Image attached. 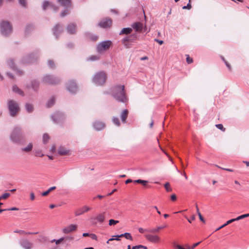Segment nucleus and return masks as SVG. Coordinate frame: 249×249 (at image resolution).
Instances as JSON below:
<instances>
[{"label":"nucleus","instance_id":"1","mask_svg":"<svg viewBox=\"0 0 249 249\" xmlns=\"http://www.w3.org/2000/svg\"><path fill=\"white\" fill-rule=\"evenodd\" d=\"M113 97L118 102L125 103L127 98L125 95L124 86L118 85L114 87L112 90Z\"/></svg>","mask_w":249,"mask_h":249},{"label":"nucleus","instance_id":"2","mask_svg":"<svg viewBox=\"0 0 249 249\" xmlns=\"http://www.w3.org/2000/svg\"><path fill=\"white\" fill-rule=\"evenodd\" d=\"M11 141L15 143L20 142L23 140V135L21 128L16 126L13 130L10 137Z\"/></svg>","mask_w":249,"mask_h":249},{"label":"nucleus","instance_id":"3","mask_svg":"<svg viewBox=\"0 0 249 249\" xmlns=\"http://www.w3.org/2000/svg\"><path fill=\"white\" fill-rule=\"evenodd\" d=\"M0 31L3 36H8L12 32V26L9 22L2 21L0 23Z\"/></svg>","mask_w":249,"mask_h":249},{"label":"nucleus","instance_id":"4","mask_svg":"<svg viewBox=\"0 0 249 249\" xmlns=\"http://www.w3.org/2000/svg\"><path fill=\"white\" fill-rule=\"evenodd\" d=\"M7 105L10 115L12 117L15 116L19 110L18 103L13 100H10L8 101Z\"/></svg>","mask_w":249,"mask_h":249},{"label":"nucleus","instance_id":"5","mask_svg":"<svg viewBox=\"0 0 249 249\" xmlns=\"http://www.w3.org/2000/svg\"><path fill=\"white\" fill-rule=\"evenodd\" d=\"M106 80V75L103 71L97 72L93 77V82L97 85H103Z\"/></svg>","mask_w":249,"mask_h":249},{"label":"nucleus","instance_id":"6","mask_svg":"<svg viewBox=\"0 0 249 249\" xmlns=\"http://www.w3.org/2000/svg\"><path fill=\"white\" fill-rule=\"evenodd\" d=\"M42 82L47 84L55 85L60 82V79L57 77L47 74L42 78Z\"/></svg>","mask_w":249,"mask_h":249},{"label":"nucleus","instance_id":"7","mask_svg":"<svg viewBox=\"0 0 249 249\" xmlns=\"http://www.w3.org/2000/svg\"><path fill=\"white\" fill-rule=\"evenodd\" d=\"M111 43L112 42L110 40H106L100 42L96 47L97 51L99 53H101L108 50L111 46Z\"/></svg>","mask_w":249,"mask_h":249},{"label":"nucleus","instance_id":"8","mask_svg":"<svg viewBox=\"0 0 249 249\" xmlns=\"http://www.w3.org/2000/svg\"><path fill=\"white\" fill-rule=\"evenodd\" d=\"M65 115L60 112H56L52 115L53 121L55 123H60L65 119Z\"/></svg>","mask_w":249,"mask_h":249},{"label":"nucleus","instance_id":"9","mask_svg":"<svg viewBox=\"0 0 249 249\" xmlns=\"http://www.w3.org/2000/svg\"><path fill=\"white\" fill-rule=\"evenodd\" d=\"M144 237L148 241L154 244H158L160 241V237L156 234H146Z\"/></svg>","mask_w":249,"mask_h":249},{"label":"nucleus","instance_id":"10","mask_svg":"<svg viewBox=\"0 0 249 249\" xmlns=\"http://www.w3.org/2000/svg\"><path fill=\"white\" fill-rule=\"evenodd\" d=\"M132 27L137 32H146L147 27L146 25L143 26V24L140 22H136L132 24Z\"/></svg>","mask_w":249,"mask_h":249},{"label":"nucleus","instance_id":"11","mask_svg":"<svg viewBox=\"0 0 249 249\" xmlns=\"http://www.w3.org/2000/svg\"><path fill=\"white\" fill-rule=\"evenodd\" d=\"M105 214L106 212H103L102 213H99L96 217H91L90 218L91 222L93 224H96V222L95 220H97L98 222L102 223L104 222L105 219Z\"/></svg>","mask_w":249,"mask_h":249},{"label":"nucleus","instance_id":"12","mask_svg":"<svg viewBox=\"0 0 249 249\" xmlns=\"http://www.w3.org/2000/svg\"><path fill=\"white\" fill-rule=\"evenodd\" d=\"M67 89L70 92L75 93L77 92L78 88L75 82L70 81L67 85Z\"/></svg>","mask_w":249,"mask_h":249},{"label":"nucleus","instance_id":"13","mask_svg":"<svg viewBox=\"0 0 249 249\" xmlns=\"http://www.w3.org/2000/svg\"><path fill=\"white\" fill-rule=\"evenodd\" d=\"M37 58L36 54H31L23 58L22 61L23 63H32L35 62Z\"/></svg>","mask_w":249,"mask_h":249},{"label":"nucleus","instance_id":"14","mask_svg":"<svg viewBox=\"0 0 249 249\" xmlns=\"http://www.w3.org/2000/svg\"><path fill=\"white\" fill-rule=\"evenodd\" d=\"M77 228V226L75 224H71L64 227L62 229V232L65 234H68L75 231Z\"/></svg>","mask_w":249,"mask_h":249},{"label":"nucleus","instance_id":"15","mask_svg":"<svg viewBox=\"0 0 249 249\" xmlns=\"http://www.w3.org/2000/svg\"><path fill=\"white\" fill-rule=\"evenodd\" d=\"M47 7H49L52 10H53L54 12H56L58 8L53 4L50 2L48 1L45 0L44 1L42 4V8L44 10H45Z\"/></svg>","mask_w":249,"mask_h":249},{"label":"nucleus","instance_id":"16","mask_svg":"<svg viewBox=\"0 0 249 249\" xmlns=\"http://www.w3.org/2000/svg\"><path fill=\"white\" fill-rule=\"evenodd\" d=\"M66 30L68 34L73 35L76 32V24L74 23H71L68 25Z\"/></svg>","mask_w":249,"mask_h":249},{"label":"nucleus","instance_id":"17","mask_svg":"<svg viewBox=\"0 0 249 249\" xmlns=\"http://www.w3.org/2000/svg\"><path fill=\"white\" fill-rule=\"evenodd\" d=\"M112 24V20L110 18L104 19L99 23V25L103 28L109 27Z\"/></svg>","mask_w":249,"mask_h":249},{"label":"nucleus","instance_id":"18","mask_svg":"<svg viewBox=\"0 0 249 249\" xmlns=\"http://www.w3.org/2000/svg\"><path fill=\"white\" fill-rule=\"evenodd\" d=\"M62 31L63 27L59 24H56L53 28V34L56 38H58V35L61 33Z\"/></svg>","mask_w":249,"mask_h":249},{"label":"nucleus","instance_id":"19","mask_svg":"<svg viewBox=\"0 0 249 249\" xmlns=\"http://www.w3.org/2000/svg\"><path fill=\"white\" fill-rule=\"evenodd\" d=\"M7 64L9 67L12 70L16 71V73L19 75H21L22 74L23 72L21 71L18 70L16 69V67L15 66L14 62L13 60L12 59H9L7 61Z\"/></svg>","mask_w":249,"mask_h":249},{"label":"nucleus","instance_id":"20","mask_svg":"<svg viewBox=\"0 0 249 249\" xmlns=\"http://www.w3.org/2000/svg\"><path fill=\"white\" fill-rule=\"evenodd\" d=\"M105 126L104 123L100 121H95L93 124V127L97 131H100L103 129Z\"/></svg>","mask_w":249,"mask_h":249},{"label":"nucleus","instance_id":"21","mask_svg":"<svg viewBox=\"0 0 249 249\" xmlns=\"http://www.w3.org/2000/svg\"><path fill=\"white\" fill-rule=\"evenodd\" d=\"M138 36L134 33L124 38V41H127L129 42H134L138 39Z\"/></svg>","mask_w":249,"mask_h":249},{"label":"nucleus","instance_id":"22","mask_svg":"<svg viewBox=\"0 0 249 249\" xmlns=\"http://www.w3.org/2000/svg\"><path fill=\"white\" fill-rule=\"evenodd\" d=\"M20 245L25 249H31L32 247V244L26 239L21 240Z\"/></svg>","mask_w":249,"mask_h":249},{"label":"nucleus","instance_id":"23","mask_svg":"<svg viewBox=\"0 0 249 249\" xmlns=\"http://www.w3.org/2000/svg\"><path fill=\"white\" fill-rule=\"evenodd\" d=\"M90 208L87 206H84L82 208H79L75 212V215L76 216H79L83 214L84 213L89 211Z\"/></svg>","mask_w":249,"mask_h":249},{"label":"nucleus","instance_id":"24","mask_svg":"<svg viewBox=\"0 0 249 249\" xmlns=\"http://www.w3.org/2000/svg\"><path fill=\"white\" fill-rule=\"evenodd\" d=\"M57 1L60 5L66 8L71 6V0H57Z\"/></svg>","mask_w":249,"mask_h":249},{"label":"nucleus","instance_id":"25","mask_svg":"<svg viewBox=\"0 0 249 249\" xmlns=\"http://www.w3.org/2000/svg\"><path fill=\"white\" fill-rule=\"evenodd\" d=\"M39 86V82L38 80H33L31 81V87L33 90L35 91L37 90L38 89Z\"/></svg>","mask_w":249,"mask_h":249},{"label":"nucleus","instance_id":"26","mask_svg":"<svg viewBox=\"0 0 249 249\" xmlns=\"http://www.w3.org/2000/svg\"><path fill=\"white\" fill-rule=\"evenodd\" d=\"M128 111L127 109L124 110L121 114V119L123 123H126V120L128 116Z\"/></svg>","mask_w":249,"mask_h":249},{"label":"nucleus","instance_id":"27","mask_svg":"<svg viewBox=\"0 0 249 249\" xmlns=\"http://www.w3.org/2000/svg\"><path fill=\"white\" fill-rule=\"evenodd\" d=\"M34 29V26L32 24H29L26 25L25 31H24V34L25 35H28L30 32H31Z\"/></svg>","mask_w":249,"mask_h":249},{"label":"nucleus","instance_id":"28","mask_svg":"<svg viewBox=\"0 0 249 249\" xmlns=\"http://www.w3.org/2000/svg\"><path fill=\"white\" fill-rule=\"evenodd\" d=\"M240 219H237V217L235 218H233V219H231L228 221H227L224 224L222 225V226H221L220 227H219V228H218L215 231H217L218 230H219L220 229L225 227V226H226L227 225L232 223L233 222H234V221H238V220H239Z\"/></svg>","mask_w":249,"mask_h":249},{"label":"nucleus","instance_id":"29","mask_svg":"<svg viewBox=\"0 0 249 249\" xmlns=\"http://www.w3.org/2000/svg\"><path fill=\"white\" fill-rule=\"evenodd\" d=\"M69 150L65 148L60 146L58 149V153L60 155H65L68 153Z\"/></svg>","mask_w":249,"mask_h":249},{"label":"nucleus","instance_id":"30","mask_svg":"<svg viewBox=\"0 0 249 249\" xmlns=\"http://www.w3.org/2000/svg\"><path fill=\"white\" fill-rule=\"evenodd\" d=\"M87 37L90 40L96 41L98 39V36L95 35L91 34L90 33H87L86 34Z\"/></svg>","mask_w":249,"mask_h":249},{"label":"nucleus","instance_id":"31","mask_svg":"<svg viewBox=\"0 0 249 249\" xmlns=\"http://www.w3.org/2000/svg\"><path fill=\"white\" fill-rule=\"evenodd\" d=\"M132 31V29L131 28H123L121 32L120 33L119 35H122V34H125V35H128Z\"/></svg>","mask_w":249,"mask_h":249},{"label":"nucleus","instance_id":"32","mask_svg":"<svg viewBox=\"0 0 249 249\" xmlns=\"http://www.w3.org/2000/svg\"><path fill=\"white\" fill-rule=\"evenodd\" d=\"M12 90L14 92L17 93L21 96L24 95L23 92L21 89H20L16 85L13 86Z\"/></svg>","mask_w":249,"mask_h":249},{"label":"nucleus","instance_id":"33","mask_svg":"<svg viewBox=\"0 0 249 249\" xmlns=\"http://www.w3.org/2000/svg\"><path fill=\"white\" fill-rule=\"evenodd\" d=\"M125 237L126 239H129L130 240H133V238L130 233L128 232H125L124 233H122L120 235H119V236L118 237Z\"/></svg>","mask_w":249,"mask_h":249},{"label":"nucleus","instance_id":"34","mask_svg":"<svg viewBox=\"0 0 249 249\" xmlns=\"http://www.w3.org/2000/svg\"><path fill=\"white\" fill-rule=\"evenodd\" d=\"M166 227V225H164V226H158L156 228H155V229H151L149 230V232H151V233H156V232H159V231L165 228Z\"/></svg>","mask_w":249,"mask_h":249},{"label":"nucleus","instance_id":"35","mask_svg":"<svg viewBox=\"0 0 249 249\" xmlns=\"http://www.w3.org/2000/svg\"><path fill=\"white\" fill-rule=\"evenodd\" d=\"M33 147V144L32 143H29L26 147L22 148L21 150L22 151H25L26 152H29L32 151Z\"/></svg>","mask_w":249,"mask_h":249},{"label":"nucleus","instance_id":"36","mask_svg":"<svg viewBox=\"0 0 249 249\" xmlns=\"http://www.w3.org/2000/svg\"><path fill=\"white\" fill-rule=\"evenodd\" d=\"M25 108H26V111L29 113H31L32 112H33V111L34 110V107H33V105L29 103L26 104Z\"/></svg>","mask_w":249,"mask_h":249},{"label":"nucleus","instance_id":"37","mask_svg":"<svg viewBox=\"0 0 249 249\" xmlns=\"http://www.w3.org/2000/svg\"><path fill=\"white\" fill-rule=\"evenodd\" d=\"M56 189L55 186H53L51 188H50L48 190H47L46 191L43 192L42 193L41 195L42 196H46L48 195L52 191H53Z\"/></svg>","mask_w":249,"mask_h":249},{"label":"nucleus","instance_id":"38","mask_svg":"<svg viewBox=\"0 0 249 249\" xmlns=\"http://www.w3.org/2000/svg\"><path fill=\"white\" fill-rule=\"evenodd\" d=\"M54 102H55L54 98L53 97H52L48 101V102L47 103V106L48 107H50L54 105Z\"/></svg>","mask_w":249,"mask_h":249},{"label":"nucleus","instance_id":"39","mask_svg":"<svg viewBox=\"0 0 249 249\" xmlns=\"http://www.w3.org/2000/svg\"><path fill=\"white\" fill-rule=\"evenodd\" d=\"M50 139V137H49V136L45 133V134H44L43 136V143L44 144H46L47 143L49 140Z\"/></svg>","mask_w":249,"mask_h":249},{"label":"nucleus","instance_id":"40","mask_svg":"<svg viewBox=\"0 0 249 249\" xmlns=\"http://www.w3.org/2000/svg\"><path fill=\"white\" fill-rule=\"evenodd\" d=\"M134 182L140 183V184H142L144 186H145L147 184V183L148 182V181L147 180H142V179H139L137 180H134Z\"/></svg>","mask_w":249,"mask_h":249},{"label":"nucleus","instance_id":"41","mask_svg":"<svg viewBox=\"0 0 249 249\" xmlns=\"http://www.w3.org/2000/svg\"><path fill=\"white\" fill-rule=\"evenodd\" d=\"M112 121L113 123L117 126H119L120 125V122L118 118L113 117L112 118Z\"/></svg>","mask_w":249,"mask_h":249},{"label":"nucleus","instance_id":"42","mask_svg":"<svg viewBox=\"0 0 249 249\" xmlns=\"http://www.w3.org/2000/svg\"><path fill=\"white\" fill-rule=\"evenodd\" d=\"M35 156L36 157H42L44 156V154L42 153V151L40 149L36 150L35 151Z\"/></svg>","mask_w":249,"mask_h":249},{"label":"nucleus","instance_id":"43","mask_svg":"<svg viewBox=\"0 0 249 249\" xmlns=\"http://www.w3.org/2000/svg\"><path fill=\"white\" fill-rule=\"evenodd\" d=\"M99 56L97 55H92L90 57H89L87 60L90 61H94L99 59Z\"/></svg>","mask_w":249,"mask_h":249},{"label":"nucleus","instance_id":"44","mask_svg":"<svg viewBox=\"0 0 249 249\" xmlns=\"http://www.w3.org/2000/svg\"><path fill=\"white\" fill-rule=\"evenodd\" d=\"M122 42L126 48H129L131 47V45L129 43V42H128L127 41H124V38L122 39Z\"/></svg>","mask_w":249,"mask_h":249},{"label":"nucleus","instance_id":"45","mask_svg":"<svg viewBox=\"0 0 249 249\" xmlns=\"http://www.w3.org/2000/svg\"><path fill=\"white\" fill-rule=\"evenodd\" d=\"M48 65L49 68L53 69L54 68L55 64L53 61L49 60L48 61Z\"/></svg>","mask_w":249,"mask_h":249},{"label":"nucleus","instance_id":"46","mask_svg":"<svg viewBox=\"0 0 249 249\" xmlns=\"http://www.w3.org/2000/svg\"><path fill=\"white\" fill-rule=\"evenodd\" d=\"M118 223H119L118 220H115L114 219H110L109 220L108 224L109 226H112V225H115Z\"/></svg>","mask_w":249,"mask_h":249},{"label":"nucleus","instance_id":"47","mask_svg":"<svg viewBox=\"0 0 249 249\" xmlns=\"http://www.w3.org/2000/svg\"><path fill=\"white\" fill-rule=\"evenodd\" d=\"M164 187L167 192H171L172 191V189L170 187V184L169 182H166L164 184Z\"/></svg>","mask_w":249,"mask_h":249},{"label":"nucleus","instance_id":"48","mask_svg":"<svg viewBox=\"0 0 249 249\" xmlns=\"http://www.w3.org/2000/svg\"><path fill=\"white\" fill-rule=\"evenodd\" d=\"M69 14V10L68 9L65 10L63 12H62L60 14V17L61 18L64 17L66 15H68Z\"/></svg>","mask_w":249,"mask_h":249},{"label":"nucleus","instance_id":"49","mask_svg":"<svg viewBox=\"0 0 249 249\" xmlns=\"http://www.w3.org/2000/svg\"><path fill=\"white\" fill-rule=\"evenodd\" d=\"M10 194L9 193H6L3 194L2 195L0 196V199H6L10 196Z\"/></svg>","mask_w":249,"mask_h":249},{"label":"nucleus","instance_id":"50","mask_svg":"<svg viewBox=\"0 0 249 249\" xmlns=\"http://www.w3.org/2000/svg\"><path fill=\"white\" fill-rule=\"evenodd\" d=\"M215 126L218 129L221 130L223 131H225V128L223 127V125L222 124H217Z\"/></svg>","mask_w":249,"mask_h":249},{"label":"nucleus","instance_id":"51","mask_svg":"<svg viewBox=\"0 0 249 249\" xmlns=\"http://www.w3.org/2000/svg\"><path fill=\"white\" fill-rule=\"evenodd\" d=\"M64 237H62L58 240L53 239L52 241V242H55L56 244H60L62 241L64 240Z\"/></svg>","mask_w":249,"mask_h":249},{"label":"nucleus","instance_id":"52","mask_svg":"<svg viewBox=\"0 0 249 249\" xmlns=\"http://www.w3.org/2000/svg\"><path fill=\"white\" fill-rule=\"evenodd\" d=\"M249 213H247V214H242V215H241L237 217V219H242L243 218H246V217H249Z\"/></svg>","mask_w":249,"mask_h":249},{"label":"nucleus","instance_id":"53","mask_svg":"<svg viewBox=\"0 0 249 249\" xmlns=\"http://www.w3.org/2000/svg\"><path fill=\"white\" fill-rule=\"evenodd\" d=\"M149 230L148 229H144L142 228H139L138 229L139 231L141 233H143L145 231L149 232Z\"/></svg>","mask_w":249,"mask_h":249},{"label":"nucleus","instance_id":"54","mask_svg":"<svg viewBox=\"0 0 249 249\" xmlns=\"http://www.w3.org/2000/svg\"><path fill=\"white\" fill-rule=\"evenodd\" d=\"M141 249V247H140V245H139L133 246L132 249H131L130 245H128L127 249Z\"/></svg>","mask_w":249,"mask_h":249},{"label":"nucleus","instance_id":"55","mask_svg":"<svg viewBox=\"0 0 249 249\" xmlns=\"http://www.w3.org/2000/svg\"><path fill=\"white\" fill-rule=\"evenodd\" d=\"M190 1L191 0H189V3L187 4V5L186 6H184L183 7V9H190L192 7L191 6V5L190 4Z\"/></svg>","mask_w":249,"mask_h":249},{"label":"nucleus","instance_id":"56","mask_svg":"<svg viewBox=\"0 0 249 249\" xmlns=\"http://www.w3.org/2000/svg\"><path fill=\"white\" fill-rule=\"evenodd\" d=\"M185 217L187 219L188 221L190 223L192 222V220H194L196 218V216L195 215H193L192 216L191 219H189L187 216H185Z\"/></svg>","mask_w":249,"mask_h":249},{"label":"nucleus","instance_id":"57","mask_svg":"<svg viewBox=\"0 0 249 249\" xmlns=\"http://www.w3.org/2000/svg\"><path fill=\"white\" fill-rule=\"evenodd\" d=\"M186 61L188 64H191L193 62V59L189 57L188 55H187V57L186 58Z\"/></svg>","mask_w":249,"mask_h":249},{"label":"nucleus","instance_id":"58","mask_svg":"<svg viewBox=\"0 0 249 249\" xmlns=\"http://www.w3.org/2000/svg\"><path fill=\"white\" fill-rule=\"evenodd\" d=\"M19 2L22 6H24V7L26 6V0H19Z\"/></svg>","mask_w":249,"mask_h":249},{"label":"nucleus","instance_id":"59","mask_svg":"<svg viewBox=\"0 0 249 249\" xmlns=\"http://www.w3.org/2000/svg\"><path fill=\"white\" fill-rule=\"evenodd\" d=\"M4 210H5V211H18L19 210V209L17 207H12V208L6 209Z\"/></svg>","mask_w":249,"mask_h":249},{"label":"nucleus","instance_id":"60","mask_svg":"<svg viewBox=\"0 0 249 249\" xmlns=\"http://www.w3.org/2000/svg\"><path fill=\"white\" fill-rule=\"evenodd\" d=\"M216 166L218 168L222 169L223 170H226V171H229V172H233V170H232L231 169L222 168V167H220V166H219L218 165H216Z\"/></svg>","mask_w":249,"mask_h":249},{"label":"nucleus","instance_id":"61","mask_svg":"<svg viewBox=\"0 0 249 249\" xmlns=\"http://www.w3.org/2000/svg\"><path fill=\"white\" fill-rule=\"evenodd\" d=\"M201 242H199L194 244L191 247L189 248V249H194V248L197 246Z\"/></svg>","mask_w":249,"mask_h":249},{"label":"nucleus","instance_id":"62","mask_svg":"<svg viewBox=\"0 0 249 249\" xmlns=\"http://www.w3.org/2000/svg\"><path fill=\"white\" fill-rule=\"evenodd\" d=\"M198 215L199 216V219L200 220V221H201L203 223H205V221L204 218L203 217V216H202L201 214L200 213H199Z\"/></svg>","mask_w":249,"mask_h":249},{"label":"nucleus","instance_id":"63","mask_svg":"<svg viewBox=\"0 0 249 249\" xmlns=\"http://www.w3.org/2000/svg\"><path fill=\"white\" fill-rule=\"evenodd\" d=\"M35 198V196L33 192H31L30 193V199L31 200H34Z\"/></svg>","mask_w":249,"mask_h":249},{"label":"nucleus","instance_id":"64","mask_svg":"<svg viewBox=\"0 0 249 249\" xmlns=\"http://www.w3.org/2000/svg\"><path fill=\"white\" fill-rule=\"evenodd\" d=\"M90 236L93 240H96L97 239V237L95 234H90Z\"/></svg>","mask_w":249,"mask_h":249}]
</instances>
